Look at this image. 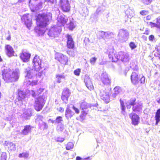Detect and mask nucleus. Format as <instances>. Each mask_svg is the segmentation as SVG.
Masks as SVG:
<instances>
[{"label":"nucleus","mask_w":160,"mask_h":160,"mask_svg":"<svg viewBox=\"0 0 160 160\" xmlns=\"http://www.w3.org/2000/svg\"><path fill=\"white\" fill-rule=\"evenodd\" d=\"M55 140L57 142H60V138L59 137L55 138Z\"/></svg>","instance_id":"4d7b16f0"},{"label":"nucleus","mask_w":160,"mask_h":160,"mask_svg":"<svg viewBox=\"0 0 160 160\" xmlns=\"http://www.w3.org/2000/svg\"><path fill=\"white\" fill-rule=\"evenodd\" d=\"M73 146L74 144L72 142H69L67 145L66 149L67 150H70L73 148Z\"/></svg>","instance_id":"e433bc0d"},{"label":"nucleus","mask_w":160,"mask_h":160,"mask_svg":"<svg viewBox=\"0 0 160 160\" xmlns=\"http://www.w3.org/2000/svg\"><path fill=\"white\" fill-rule=\"evenodd\" d=\"M64 140V138H62L61 139V142H63Z\"/></svg>","instance_id":"338daca9"},{"label":"nucleus","mask_w":160,"mask_h":160,"mask_svg":"<svg viewBox=\"0 0 160 160\" xmlns=\"http://www.w3.org/2000/svg\"><path fill=\"white\" fill-rule=\"evenodd\" d=\"M84 42L86 45L88 44L89 42V40L88 38H84Z\"/></svg>","instance_id":"09e8293b"},{"label":"nucleus","mask_w":160,"mask_h":160,"mask_svg":"<svg viewBox=\"0 0 160 160\" xmlns=\"http://www.w3.org/2000/svg\"><path fill=\"white\" fill-rule=\"evenodd\" d=\"M74 115V113L68 108H67L65 116L67 119L71 118Z\"/></svg>","instance_id":"c85d7f7f"},{"label":"nucleus","mask_w":160,"mask_h":160,"mask_svg":"<svg viewBox=\"0 0 160 160\" xmlns=\"http://www.w3.org/2000/svg\"><path fill=\"white\" fill-rule=\"evenodd\" d=\"M32 70L29 68H27L25 69L24 73L25 74L26 78H31L32 77V73H31Z\"/></svg>","instance_id":"c756f323"},{"label":"nucleus","mask_w":160,"mask_h":160,"mask_svg":"<svg viewBox=\"0 0 160 160\" xmlns=\"http://www.w3.org/2000/svg\"><path fill=\"white\" fill-rule=\"evenodd\" d=\"M54 124H59V123L60 122V116H58L56 118L55 120H54ZM60 128V127H59V125H57V130H59Z\"/></svg>","instance_id":"f704fd0d"},{"label":"nucleus","mask_w":160,"mask_h":160,"mask_svg":"<svg viewBox=\"0 0 160 160\" xmlns=\"http://www.w3.org/2000/svg\"><path fill=\"white\" fill-rule=\"evenodd\" d=\"M5 145L8 147L9 149L11 151H15L16 147L15 144L11 142H7L6 141L4 143Z\"/></svg>","instance_id":"393cba45"},{"label":"nucleus","mask_w":160,"mask_h":160,"mask_svg":"<svg viewBox=\"0 0 160 160\" xmlns=\"http://www.w3.org/2000/svg\"><path fill=\"white\" fill-rule=\"evenodd\" d=\"M55 59L60 62V54L59 53L57 52L55 54Z\"/></svg>","instance_id":"a18cd8bd"},{"label":"nucleus","mask_w":160,"mask_h":160,"mask_svg":"<svg viewBox=\"0 0 160 160\" xmlns=\"http://www.w3.org/2000/svg\"><path fill=\"white\" fill-rule=\"evenodd\" d=\"M36 19L37 26L35 28V31L38 35H42L45 32L44 27L49 21L48 16L45 14H39Z\"/></svg>","instance_id":"f257e3e1"},{"label":"nucleus","mask_w":160,"mask_h":160,"mask_svg":"<svg viewBox=\"0 0 160 160\" xmlns=\"http://www.w3.org/2000/svg\"><path fill=\"white\" fill-rule=\"evenodd\" d=\"M144 34H146L147 35H149V32L148 30H146L145 32L143 33Z\"/></svg>","instance_id":"6e6d98bb"},{"label":"nucleus","mask_w":160,"mask_h":160,"mask_svg":"<svg viewBox=\"0 0 160 160\" xmlns=\"http://www.w3.org/2000/svg\"><path fill=\"white\" fill-rule=\"evenodd\" d=\"M30 93L32 94V96L34 98H35L36 96V95L35 92L33 90H31V92H30Z\"/></svg>","instance_id":"603ef678"},{"label":"nucleus","mask_w":160,"mask_h":160,"mask_svg":"<svg viewBox=\"0 0 160 160\" xmlns=\"http://www.w3.org/2000/svg\"><path fill=\"white\" fill-rule=\"evenodd\" d=\"M31 57V54L28 52H23L21 54L20 57L21 59L25 62H28Z\"/></svg>","instance_id":"f3484780"},{"label":"nucleus","mask_w":160,"mask_h":160,"mask_svg":"<svg viewBox=\"0 0 160 160\" xmlns=\"http://www.w3.org/2000/svg\"><path fill=\"white\" fill-rule=\"evenodd\" d=\"M2 69V78L6 82L9 83L18 81L19 77L18 70L12 71L10 68L4 66Z\"/></svg>","instance_id":"f03ea898"},{"label":"nucleus","mask_w":160,"mask_h":160,"mask_svg":"<svg viewBox=\"0 0 160 160\" xmlns=\"http://www.w3.org/2000/svg\"><path fill=\"white\" fill-rule=\"evenodd\" d=\"M32 127L30 125H26L24 126V129L22 131L21 133L24 135H27L31 132Z\"/></svg>","instance_id":"412c9836"},{"label":"nucleus","mask_w":160,"mask_h":160,"mask_svg":"<svg viewBox=\"0 0 160 160\" xmlns=\"http://www.w3.org/2000/svg\"><path fill=\"white\" fill-rule=\"evenodd\" d=\"M118 35L121 37L124 38L128 36L129 33L126 30L121 29L119 31Z\"/></svg>","instance_id":"a878e982"},{"label":"nucleus","mask_w":160,"mask_h":160,"mask_svg":"<svg viewBox=\"0 0 160 160\" xmlns=\"http://www.w3.org/2000/svg\"><path fill=\"white\" fill-rule=\"evenodd\" d=\"M21 19L28 28H29L31 27L32 24V18L29 14L24 15L22 17Z\"/></svg>","instance_id":"9d476101"},{"label":"nucleus","mask_w":160,"mask_h":160,"mask_svg":"<svg viewBox=\"0 0 160 160\" xmlns=\"http://www.w3.org/2000/svg\"><path fill=\"white\" fill-rule=\"evenodd\" d=\"M79 107L82 110H87L91 108V105L85 100H83L79 103Z\"/></svg>","instance_id":"a211bd4d"},{"label":"nucleus","mask_w":160,"mask_h":160,"mask_svg":"<svg viewBox=\"0 0 160 160\" xmlns=\"http://www.w3.org/2000/svg\"><path fill=\"white\" fill-rule=\"evenodd\" d=\"M67 22V19L65 18L61 17V23L62 25H64Z\"/></svg>","instance_id":"c03bdc74"},{"label":"nucleus","mask_w":160,"mask_h":160,"mask_svg":"<svg viewBox=\"0 0 160 160\" xmlns=\"http://www.w3.org/2000/svg\"><path fill=\"white\" fill-rule=\"evenodd\" d=\"M5 49L6 50V54L9 57L14 55V52L12 48L9 45H7L5 46Z\"/></svg>","instance_id":"4be33fe9"},{"label":"nucleus","mask_w":160,"mask_h":160,"mask_svg":"<svg viewBox=\"0 0 160 160\" xmlns=\"http://www.w3.org/2000/svg\"><path fill=\"white\" fill-rule=\"evenodd\" d=\"M88 110H82L81 113L79 116L80 119L81 121H82L85 119L88 113Z\"/></svg>","instance_id":"7c9ffc66"},{"label":"nucleus","mask_w":160,"mask_h":160,"mask_svg":"<svg viewBox=\"0 0 160 160\" xmlns=\"http://www.w3.org/2000/svg\"><path fill=\"white\" fill-rule=\"evenodd\" d=\"M152 1V0H142L143 2L145 4L148 5L150 4Z\"/></svg>","instance_id":"de8ad7c7"},{"label":"nucleus","mask_w":160,"mask_h":160,"mask_svg":"<svg viewBox=\"0 0 160 160\" xmlns=\"http://www.w3.org/2000/svg\"><path fill=\"white\" fill-rule=\"evenodd\" d=\"M45 103V100L43 97H39L35 100L34 105L35 110L37 111H40L42 109Z\"/></svg>","instance_id":"0eeeda50"},{"label":"nucleus","mask_w":160,"mask_h":160,"mask_svg":"<svg viewBox=\"0 0 160 160\" xmlns=\"http://www.w3.org/2000/svg\"><path fill=\"white\" fill-rule=\"evenodd\" d=\"M97 58L95 57H93L91 58L90 60V63L92 64H94L95 63Z\"/></svg>","instance_id":"ea45409f"},{"label":"nucleus","mask_w":160,"mask_h":160,"mask_svg":"<svg viewBox=\"0 0 160 160\" xmlns=\"http://www.w3.org/2000/svg\"><path fill=\"white\" fill-rule=\"evenodd\" d=\"M27 84L28 85H30L32 86L36 85L37 83V82L35 81L31 82L30 80H28L27 81Z\"/></svg>","instance_id":"49530a36"},{"label":"nucleus","mask_w":160,"mask_h":160,"mask_svg":"<svg viewBox=\"0 0 160 160\" xmlns=\"http://www.w3.org/2000/svg\"><path fill=\"white\" fill-rule=\"evenodd\" d=\"M42 2H40L38 4V6H40L42 5Z\"/></svg>","instance_id":"69168bd1"},{"label":"nucleus","mask_w":160,"mask_h":160,"mask_svg":"<svg viewBox=\"0 0 160 160\" xmlns=\"http://www.w3.org/2000/svg\"><path fill=\"white\" fill-rule=\"evenodd\" d=\"M129 45L132 49L135 48L137 47V46L135 45L134 42H131L129 44Z\"/></svg>","instance_id":"a19ab883"},{"label":"nucleus","mask_w":160,"mask_h":160,"mask_svg":"<svg viewBox=\"0 0 160 160\" xmlns=\"http://www.w3.org/2000/svg\"><path fill=\"white\" fill-rule=\"evenodd\" d=\"M69 91L67 90H64L62 93L61 99L63 101V103H66L68 101V98L70 95Z\"/></svg>","instance_id":"6ab92c4d"},{"label":"nucleus","mask_w":160,"mask_h":160,"mask_svg":"<svg viewBox=\"0 0 160 160\" xmlns=\"http://www.w3.org/2000/svg\"><path fill=\"white\" fill-rule=\"evenodd\" d=\"M120 106L121 109V112L123 113L125 112V106L124 104V103L122 100H121V99H120Z\"/></svg>","instance_id":"473e14b6"},{"label":"nucleus","mask_w":160,"mask_h":160,"mask_svg":"<svg viewBox=\"0 0 160 160\" xmlns=\"http://www.w3.org/2000/svg\"><path fill=\"white\" fill-rule=\"evenodd\" d=\"M32 68L36 71H39L44 67L42 60L37 55H35L33 59Z\"/></svg>","instance_id":"20e7f679"},{"label":"nucleus","mask_w":160,"mask_h":160,"mask_svg":"<svg viewBox=\"0 0 160 160\" xmlns=\"http://www.w3.org/2000/svg\"><path fill=\"white\" fill-rule=\"evenodd\" d=\"M157 102L158 103H160V97L157 100Z\"/></svg>","instance_id":"0e129e2a"},{"label":"nucleus","mask_w":160,"mask_h":160,"mask_svg":"<svg viewBox=\"0 0 160 160\" xmlns=\"http://www.w3.org/2000/svg\"><path fill=\"white\" fill-rule=\"evenodd\" d=\"M81 72V69L80 68H77L74 71V74L77 76H79Z\"/></svg>","instance_id":"4c0bfd02"},{"label":"nucleus","mask_w":160,"mask_h":160,"mask_svg":"<svg viewBox=\"0 0 160 160\" xmlns=\"http://www.w3.org/2000/svg\"><path fill=\"white\" fill-rule=\"evenodd\" d=\"M55 104H58L59 103L58 101L56 99V100H55Z\"/></svg>","instance_id":"e2e57ef3"},{"label":"nucleus","mask_w":160,"mask_h":160,"mask_svg":"<svg viewBox=\"0 0 160 160\" xmlns=\"http://www.w3.org/2000/svg\"><path fill=\"white\" fill-rule=\"evenodd\" d=\"M129 116L131 120L132 124L134 125H138L140 122V118L136 114L134 113H131L129 115Z\"/></svg>","instance_id":"f8f14e48"},{"label":"nucleus","mask_w":160,"mask_h":160,"mask_svg":"<svg viewBox=\"0 0 160 160\" xmlns=\"http://www.w3.org/2000/svg\"><path fill=\"white\" fill-rule=\"evenodd\" d=\"M149 39L150 41H153L154 38V36L152 35H150L149 37Z\"/></svg>","instance_id":"3c124183"},{"label":"nucleus","mask_w":160,"mask_h":160,"mask_svg":"<svg viewBox=\"0 0 160 160\" xmlns=\"http://www.w3.org/2000/svg\"><path fill=\"white\" fill-rule=\"evenodd\" d=\"M60 26L57 25L52 27L49 30L48 34L50 37H58L60 34Z\"/></svg>","instance_id":"6e6552de"},{"label":"nucleus","mask_w":160,"mask_h":160,"mask_svg":"<svg viewBox=\"0 0 160 160\" xmlns=\"http://www.w3.org/2000/svg\"><path fill=\"white\" fill-rule=\"evenodd\" d=\"M156 23H154L152 22H150V25L151 28L156 27L159 29L160 31V17L158 18H156Z\"/></svg>","instance_id":"b1692460"},{"label":"nucleus","mask_w":160,"mask_h":160,"mask_svg":"<svg viewBox=\"0 0 160 160\" xmlns=\"http://www.w3.org/2000/svg\"><path fill=\"white\" fill-rule=\"evenodd\" d=\"M151 15H148L146 17V20H149L151 19Z\"/></svg>","instance_id":"5fc2aeb1"},{"label":"nucleus","mask_w":160,"mask_h":160,"mask_svg":"<svg viewBox=\"0 0 160 160\" xmlns=\"http://www.w3.org/2000/svg\"><path fill=\"white\" fill-rule=\"evenodd\" d=\"M54 120H52L51 119H49L48 120V122H51L52 123H54Z\"/></svg>","instance_id":"bf43d9fd"},{"label":"nucleus","mask_w":160,"mask_h":160,"mask_svg":"<svg viewBox=\"0 0 160 160\" xmlns=\"http://www.w3.org/2000/svg\"><path fill=\"white\" fill-rule=\"evenodd\" d=\"M101 80L105 85H109L111 83V79L108 74L105 72L103 73L101 75Z\"/></svg>","instance_id":"2eb2a0df"},{"label":"nucleus","mask_w":160,"mask_h":160,"mask_svg":"<svg viewBox=\"0 0 160 160\" xmlns=\"http://www.w3.org/2000/svg\"><path fill=\"white\" fill-rule=\"evenodd\" d=\"M72 108L74 111L75 113L76 114H78L79 113L80 111L78 108L76 107L75 106L73 105L72 107Z\"/></svg>","instance_id":"37998d69"},{"label":"nucleus","mask_w":160,"mask_h":160,"mask_svg":"<svg viewBox=\"0 0 160 160\" xmlns=\"http://www.w3.org/2000/svg\"><path fill=\"white\" fill-rule=\"evenodd\" d=\"M7 156L6 153L5 152H2L1 155V160H6Z\"/></svg>","instance_id":"79ce46f5"},{"label":"nucleus","mask_w":160,"mask_h":160,"mask_svg":"<svg viewBox=\"0 0 160 160\" xmlns=\"http://www.w3.org/2000/svg\"><path fill=\"white\" fill-rule=\"evenodd\" d=\"M114 92L112 94V96L113 98L115 97L119 94L121 91L122 90L121 88L118 86H116L113 89Z\"/></svg>","instance_id":"cd10ccee"},{"label":"nucleus","mask_w":160,"mask_h":160,"mask_svg":"<svg viewBox=\"0 0 160 160\" xmlns=\"http://www.w3.org/2000/svg\"><path fill=\"white\" fill-rule=\"evenodd\" d=\"M81 158L79 156H77L76 158V160H81Z\"/></svg>","instance_id":"052dcab7"},{"label":"nucleus","mask_w":160,"mask_h":160,"mask_svg":"<svg viewBox=\"0 0 160 160\" xmlns=\"http://www.w3.org/2000/svg\"><path fill=\"white\" fill-rule=\"evenodd\" d=\"M57 110H58V111H59L60 112V108H57Z\"/></svg>","instance_id":"774afa93"},{"label":"nucleus","mask_w":160,"mask_h":160,"mask_svg":"<svg viewBox=\"0 0 160 160\" xmlns=\"http://www.w3.org/2000/svg\"><path fill=\"white\" fill-rule=\"evenodd\" d=\"M154 118L156 121L155 125H157L160 121V109L157 110L155 113Z\"/></svg>","instance_id":"bb28decb"},{"label":"nucleus","mask_w":160,"mask_h":160,"mask_svg":"<svg viewBox=\"0 0 160 160\" xmlns=\"http://www.w3.org/2000/svg\"><path fill=\"white\" fill-rule=\"evenodd\" d=\"M17 99L15 101V104L20 106L22 104L23 100L26 98L27 93L25 91L18 89V91Z\"/></svg>","instance_id":"39448f33"},{"label":"nucleus","mask_w":160,"mask_h":160,"mask_svg":"<svg viewBox=\"0 0 160 160\" xmlns=\"http://www.w3.org/2000/svg\"><path fill=\"white\" fill-rule=\"evenodd\" d=\"M68 62L67 57L62 54L61 55V62L62 63H66Z\"/></svg>","instance_id":"72a5a7b5"},{"label":"nucleus","mask_w":160,"mask_h":160,"mask_svg":"<svg viewBox=\"0 0 160 160\" xmlns=\"http://www.w3.org/2000/svg\"><path fill=\"white\" fill-rule=\"evenodd\" d=\"M47 2H50L52 3H53L54 1L56 0H45Z\"/></svg>","instance_id":"13d9d810"},{"label":"nucleus","mask_w":160,"mask_h":160,"mask_svg":"<svg viewBox=\"0 0 160 160\" xmlns=\"http://www.w3.org/2000/svg\"><path fill=\"white\" fill-rule=\"evenodd\" d=\"M61 7L63 12H68L70 11V6L68 0H61Z\"/></svg>","instance_id":"ddd939ff"},{"label":"nucleus","mask_w":160,"mask_h":160,"mask_svg":"<svg viewBox=\"0 0 160 160\" xmlns=\"http://www.w3.org/2000/svg\"><path fill=\"white\" fill-rule=\"evenodd\" d=\"M107 52L109 59L112 62H116L118 60V54L115 53L116 52L113 46H109L108 48Z\"/></svg>","instance_id":"423d86ee"},{"label":"nucleus","mask_w":160,"mask_h":160,"mask_svg":"<svg viewBox=\"0 0 160 160\" xmlns=\"http://www.w3.org/2000/svg\"><path fill=\"white\" fill-rule=\"evenodd\" d=\"M32 111L29 109L26 110L22 115V118L25 120H28L30 119L32 116Z\"/></svg>","instance_id":"aec40b11"},{"label":"nucleus","mask_w":160,"mask_h":160,"mask_svg":"<svg viewBox=\"0 0 160 160\" xmlns=\"http://www.w3.org/2000/svg\"><path fill=\"white\" fill-rule=\"evenodd\" d=\"M118 60H120L122 62L128 60V56L125 52L121 51L118 54Z\"/></svg>","instance_id":"dca6fc26"},{"label":"nucleus","mask_w":160,"mask_h":160,"mask_svg":"<svg viewBox=\"0 0 160 160\" xmlns=\"http://www.w3.org/2000/svg\"><path fill=\"white\" fill-rule=\"evenodd\" d=\"M11 37L10 35L8 37H7V39L9 41H10L11 40Z\"/></svg>","instance_id":"680f3d73"},{"label":"nucleus","mask_w":160,"mask_h":160,"mask_svg":"<svg viewBox=\"0 0 160 160\" xmlns=\"http://www.w3.org/2000/svg\"><path fill=\"white\" fill-rule=\"evenodd\" d=\"M103 92V93H102L101 95V99L104 101L106 103H108L109 102L110 100L108 93L104 92Z\"/></svg>","instance_id":"5701e85b"},{"label":"nucleus","mask_w":160,"mask_h":160,"mask_svg":"<svg viewBox=\"0 0 160 160\" xmlns=\"http://www.w3.org/2000/svg\"><path fill=\"white\" fill-rule=\"evenodd\" d=\"M56 78L57 79V82L59 83L60 82V75L59 74H57L56 75Z\"/></svg>","instance_id":"8fccbe9b"},{"label":"nucleus","mask_w":160,"mask_h":160,"mask_svg":"<svg viewBox=\"0 0 160 160\" xmlns=\"http://www.w3.org/2000/svg\"><path fill=\"white\" fill-rule=\"evenodd\" d=\"M84 80L86 86L89 90L91 91L94 89V86L91 79L88 76L85 75Z\"/></svg>","instance_id":"4468645a"},{"label":"nucleus","mask_w":160,"mask_h":160,"mask_svg":"<svg viewBox=\"0 0 160 160\" xmlns=\"http://www.w3.org/2000/svg\"><path fill=\"white\" fill-rule=\"evenodd\" d=\"M42 125L44 126V129H47L48 127V126L47 125V123L45 122H42Z\"/></svg>","instance_id":"864d4df0"},{"label":"nucleus","mask_w":160,"mask_h":160,"mask_svg":"<svg viewBox=\"0 0 160 160\" xmlns=\"http://www.w3.org/2000/svg\"><path fill=\"white\" fill-rule=\"evenodd\" d=\"M154 56L156 57L160 56V47H158L155 48L154 51Z\"/></svg>","instance_id":"2f4dec72"},{"label":"nucleus","mask_w":160,"mask_h":160,"mask_svg":"<svg viewBox=\"0 0 160 160\" xmlns=\"http://www.w3.org/2000/svg\"><path fill=\"white\" fill-rule=\"evenodd\" d=\"M131 80L132 83L134 85L137 84L139 82L141 84L144 83L145 82V78L142 75L140 74L137 71L133 72L131 75Z\"/></svg>","instance_id":"7ed1b4c3"},{"label":"nucleus","mask_w":160,"mask_h":160,"mask_svg":"<svg viewBox=\"0 0 160 160\" xmlns=\"http://www.w3.org/2000/svg\"><path fill=\"white\" fill-rule=\"evenodd\" d=\"M149 12L148 11L142 10L140 12V13L142 16H146L148 15Z\"/></svg>","instance_id":"58836bf2"},{"label":"nucleus","mask_w":160,"mask_h":160,"mask_svg":"<svg viewBox=\"0 0 160 160\" xmlns=\"http://www.w3.org/2000/svg\"><path fill=\"white\" fill-rule=\"evenodd\" d=\"M136 100L135 98H132L130 99L129 102V104L132 106V111L135 112L140 111L142 109L141 105L137 103L136 102Z\"/></svg>","instance_id":"1a4fd4ad"},{"label":"nucleus","mask_w":160,"mask_h":160,"mask_svg":"<svg viewBox=\"0 0 160 160\" xmlns=\"http://www.w3.org/2000/svg\"><path fill=\"white\" fill-rule=\"evenodd\" d=\"M66 38H67V46L69 49H74L75 48V43L72 36L69 34H67L66 35Z\"/></svg>","instance_id":"9b49d317"},{"label":"nucleus","mask_w":160,"mask_h":160,"mask_svg":"<svg viewBox=\"0 0 160 160\" xmlns=\"http://www.w3.org/2000/svg\"><path fill=\"white\" fill-rule=\"evenodd\" d=\"M28 153L27 152L20 153L18 155V157L20 158H27L28 157Z\"/></svg>","instance_id":"c9c22d12"}]
</instances>
